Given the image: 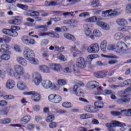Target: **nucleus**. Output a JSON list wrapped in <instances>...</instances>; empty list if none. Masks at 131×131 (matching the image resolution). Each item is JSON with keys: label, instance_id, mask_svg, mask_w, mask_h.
<instances>
[{"label": "nucleus", "instance_id": "7c9ffc66", "mask_svg": "<svg viewBox=\"0 0 131 131\" xmlns=\"http://www.w3.org/2000/svg\"><path fill=\"white\" fill-rule=\"evenodd\" d=\"M29 16L31 17H37L39 16V12L38 11H35L33 10H30L29 11Z\"/></svg>", "mask_w": 131, "mask_h": 131}, {"label": "nucleus", "instance_id": "9b49d317", "mask_svg": "<svg viewBox=\"0 0 131 131\" xmlns=\"http://www.w3.org/2000/svg\"><path fill=\"white\" fill-rule=\"evenodd\" d=\"M21 40L25 45H35V40L30 38L28 36H23Z\"/></svg>", "mask_w": 131, "mask_h": 131}, {"label": "nucleus", "instance_id": "473e14b6", "mask_svg": "<svg viewBox=\"0 0 131 131\" xmlns=\"http://www.w3.org/2000/svg\"><path fill=\"white\" fill-rule=\"evenodd\" d=\"M92 115L90 114H83L80 115L79 118L80 119H89L91 118Z\"/></svg>", "mask_w": 131, "mask_h": 131}, {"label": "nucleus", "instance_id": "ea45409f", "mask_svg": "<svg viewBox=\"0 0 131 131\" xmlns=\"http://www.w3.org/2000/svg\"><path fill=\"white\" fill-rule=\"evenodd\" d=\"M122 37H123V34L120 32L117 33L115 35V39L116 40H119V39H121Z\"/></svg>", "mask_w": 131, "mask_h": 131}, {"label": "nucleus", "instance_id": "a18cd8bd", "mask_svg": "<svg viewBox=\"0 0 131 131\" xmlns=\"http://www.w3.org/2000/svg\"><path fill=\"white\" fill-rule=\"evenodd\" d=\"M111 12H112V9L103 12L102 13V17H108V16H110Z\"/></svg>", "mask_w": 131, "mask_h": 131}, {"label": "nucleus", "instance_id": "a211bd4d", "mask_svg": "<svg viewBox=\"0 0 131 131\" xmlns=\"http://www.w3.org/2000/svg\"><path fill=\"white\" fill-rule=\"evenodd\" d=\"M39 70H40V71H41V72H43V73H50V72H51V70H50V68L45 65H41L39 66Z\"/></svg>", "mask_w": 131, "mask_h": 131}, {"label": "nucleus", "instance_id": "bb28decb", "mask_svg": "<svg viewBox=\"0 0 131 131\" xmlns=\"http://www.w3.org/2000/svg\"><path fill=\"white\" fill-rule=\"evenodd\" d=\"M31 120V117L30 116H26L21 119L20 122L23 124H26V123H28L29 121Z\"/></svg>", "mask_w": 131, "mask_h": 131}, {"label": "nucleus", "instance_id": "0eeeda50", "mask_svg": "<svg viewBox=\"0 0 131 131\" xmlns=\"http://www.w3.org/2000/svg\"><path fill=\"white\" fill-rule=\"evenodd\" d=\"M24 57L29 61L31 58L34 57V53L29 48L26 47L24 51Z\"/></svg>", "mask_w": 131, "mask_h": 131}, {"label": "nucleus", "instance_id": "a878e982", "mask_svg": "<svg viewBox=\"0 0 131 131\" xmlns=\"http://www.w3.org/2000/svg\"><path fill=\"white\" fill-rule=\"evenodd\" d=\"M100 47L102 51L104 53H106V52H107V51L106 50V48H107V41H102L100 43Z\"/></svg>", "mask_w": 131, "mask_h": 131}, {"label": "nucleus", "instance_id": "412c9836", "mask_svg": "<svg viewBox=\"0 0 131 131\" xmlns=\"http://www.w3.org/2000/svg\"><path fill=\"white\" fill-rule=\"evenodd\" d=\"M8 53H3L2 55V60L4 61H9L11 59V52L9 51H7Z\"/></svg>", "mask_w": 131, "mask_h": 131}, {"label": "nucleus", "instance_id": "a19ab883", "mask_svg": "<svg viewBox=\"0 0 131 131\" xmlns=\"http://www.w3.org/2000/svg\"><path fill=\"white\" fill-rule=\"evenodd\" d=\"M7 72L9 75L10 76H14L16 75V73H15V72L14 71V70L12 68H9L7 70Z\"/></svg>", "mask_w": 131, "mask_h": 131}, {"label": "nucleus", "instance_id": "864d4df0", "mask_svg": "<svg viewBox=\"0 0 131 131\" xmlns=\"http://www.w3.org/2000/svg\"><path fill=\"white\" fill-rule=\"evenodd\" d=\"M120 14V12H117L116 10H114L112 11H111L110 16L111 17H114L115 16H118Z\"/></svg>", "mask_w": 131, "mask_h": 131}, {"label": "nucleus", "instance_id": "f704fd0d", "mask_svg": "<svg viewBox=\"0 0 131 131\" xmlns=\"http://www.w3.org/2000/svg\"><path fill=\"white\" fill-rule=\"evenodd\" d=\"M1 124H8V123H11V119L10 118H5L0 120Z\"/></svg>", "mask_w": 131, "mask_h": 131}, {"label": "nucleus", "instance_id": "ddd939ff", "mask_svg": "<svg viewBox=\"0 0 131 131\" xmlns=\"http://www.w3.org/2000/svg\"><path fill=\"white\" fill-rule=\"evenodd\" d=\"M41 84L44 89H51L53 85V83L50 80H43L41 81Z\"/></svg>", "mask_w": 131, "mask_h": 131}, {"label": "nucleus", "instance_id": "1a4fd4ad", "mask_svg": "<svg viewBox=\"0 0 131 131\" xmlns=\"http://www.w3.org/2000/svg\"><path fill=\"white\" fill-rule=\"evenodd\" d=\"M76 66L79 67V68H81L82 69L85 68L86 66L85 59H84L82 57H79L77 60Z\"/></svg>", "mask_w": 131, "mask_h": 131}, {"label": "nucleus", "instance_id": "4be33fe9", "mask_svg": "<svg viewBox=\"0 0 131 131\" xmlns=\"http://www.w3.org/2000/svg\"><path fill=\"white\" fill-rule=\"evenodd\" d=\"M17 61L18 63H19V64H20V65H22V66H27V61L23 57H17Z\"/></svg>", "mask_w": 131, "mask_h": 131}, {"label": "nucleus", "instance_id": "dca6fc26", "mask_svg": "<svg viewBox=\"0 0 131 131\" xmlns=\"http://www.w3.org/2000/svg\"><path fill=\"white\" fill-rule=\"evenodd\" d=\"M95 77L96 78H104L107 76V72H104L103 71H99L94 73Z\"/></svg>", "mask_w": 131, "mask_h": 131}, {"label": "nucleus", "instance_id": "49530a36", "mask_svg": "<svg viewBox=\"0 0 131 131\" xmlns=\"http://www.w3.org/2000/svg\"><path fill=\"white\" fill-rule=\"evenodd\" d=\"M50 34L52 35L51 36V37H54L55 38H59L60 37V35L56 32H50Z\"/></svg>", "mask_w": 131, "mask_h": 131}, {"label": "nucleus", "instance_id": "423d86ee", "mask_svg": "<svg viewBox=\"0 0 131 131\" xmlns=\"http://www.w3.org/2000/svg\"><path fill=\"white\" fill-rule=\"evenodd\" d=\"M48 99L50 102L54 103V104H59V103H61L62 101V97L56 94H51L48 97Z\"/></svg>", "mask_w": 131, "mask_h": 131}, {"label": "nucleus", "instance_id": "4468645a", "mask_svg": "<svg viewBox=\"0 0 131 131\" xmlns=\"http://www.w3.org/2000/svg\"><path fill=\"white\" fill-rule=\"evenodd\" d=\"M50 68L52 70L59 72L62 69V67L59 64L51 63L49 65Z\"/></svg>", "mask_w": 131, "mask_h": 131}, {"label": "nucleus", "instance_id": "f03ea898", "mask_svg": "<svg viewBox=\"0 0 131 131\" xmlns=\"http://www.w3.org/2000/svg\"><path fill=\"white\" fill-rule=\"evenodd\" d=\"M115 50L116 53H126L128 51V47L125 43L120 41L117 43Z\"/></svg>", "mask_w": 131, "mask_h": 131}, {"label": "nucleus", "instance_id": "f3484780", "mask_svg": "<svg viewBox=\"0 0 131 131\" xmlns=\"http://www.w3.org/2000/svg\"><path fill=\"white\" fill-rule=\"evenodd\" d=\"M97 25L99 26V27L102 29H104V30H110V27L108 26V25L104 22L98 21L97 22Z\"/></svg>", "mask_w": 131, "mask_h": 131}, {"label": "nucleus", "instance_id": "37998d69", "mask_svg": "<svg viewBox=\"0 0 131 131\" xmlns=\"http://www.w3.org/2000/svg\"><path fill=\"white\" fill-rule=\"evenodd\" d=\"M58 84L62 86L67 84V81L65 79H59L57 81Z\"/></svg>", "mask_w": 131, "mask_h": 131}, {"label": "nucleus", "instance_id": "2eb2a0df", "mask_svg": "<svg viewBox=\"0 0 131 131\" xmlns=\"http://www.w3.org/2000/svg\"><path fill=\"white\" fill-rule=\"evenodd\" d=\"M6 86L9 90L14 89L15 88V81L12 79H8L6 82Z\"/></svg>", "mask_w": 131, "mask_h": 131}, {"label": "nucleus", "instance_id": "b1692460", "mask_svg": "<svg viewBox=\"0 0 131 131\" xmlns=\"http://www.w3.org/2000/svg\"><path fill=\"white\" fill-rule=\"evenodd\" d=\"M8 23L9 24H12V25H20L22 23V21L21 19L15 18L14 19H11Z\"/></svg>", "mask_w": 131, "mask_h": 131}, {"label": "nucleus", "instance_id": "9d476101", "mask_svg": "<svg viewBox=\"0 0 131 131\" xmlns=\"http://www.w3.org/2000/svg\"><path fill=\"white\" fill-rule=\"evenodd\" d=\"M33 82L35 83L36 85H39V84L41 83V81H42V77H41V75H40L39 73H35L33 75Z\"/></svg>", "mask_w": 131, "mask_h": 131}, {"label": "nucleus", "instance_id": "603ef678", "mask_svg": "<svg viewBox=\"0 0 131 131\" xmlns=\"http://www.w3.org/2000/svg\"><path fill=\"white\" fill-rule=\"evenodd\" d=\"M102 92H103V90L102 89V86L98 87V89H97L96 91H95V95H102Z\"/></svg>", "mask_w": 131, "mask_h": 131}, {"label": "nucleus", "instance_id": "052dcab7", "mask_svg": "<svg viewBox=\"0 0 131 131\" xmlns=\"http://www.w3.org/2000/svg\"><path fill=\"white\" fill-rule=\"evenodd\" d=\"M75 95H76V96H78V97H83V92H82V90L80 89H79L75 94Z\"/></svg>", "mask_w": 131, "mask_h": 131}, {"label": "nucleus", "instance_id": "e433bc0d", "mask_svg": "<svg viewBox=\"0 0 131 131\" xmlns=\"http://www.w3.org/2000/svg\"><path fill=\"white\" fill-rule=\"evenodd\" d=\"M93 35L95 37H101L102 36V33L99 30H94L93 31Z\"/></svg>", "mask_w": 131, "mask_h": 131}, {"label": "nucleus", "instance_id": "6e6552de", "mask_svg": "<svg viewBox=\"0 0 131 131\" xmlns=\"http://www.w3.org/2000/svg\"><path fill=\"white\" fill-rule=\"evenodd\" d=\"M130 95H124L121 97V99L117 100V102L118 104H127V103H128L130 101Z\"/></svg>", "mask_w": 131, "mask_h": 131}, {"label": "nucleus", "instance_id": "e2e57ef3", "mask_svg": "<svg viewBox=\"0 0 131 131\" xmlns=\"http://www.w3.org/2000/svg\"><path fill=\"white\" fill-rule=\"evenodd\" d=\"M80 89V88H79V86H78L77 85H75L73 87L72 91L75 94H76V92H78V91Z\"/></svg>", "mask_w": 131, "mask_h": 131}, {"label": "nucleus", "instance_id": "bf43d9fd", "mask_svg": "<svg viewBox=\"0 0 131 131\" xmlns=\"http://www.w3.org/2000/svg\"><path fill=\"white\" fill-rule=\"evenodd\" d=\"M4 99L5 100H13V99H15V96L13 95H5L4 96Z\"/></svg>", "mask_w": 131, "mask_h": 131}, {"label": "nucleus", "instance_id": "79ce46f5", "mask_svg": "<svg viewBox=\"0 0 131 131\" xmlns=\"http://www.w3.org/2000/svg\"><path fill=\"white\" fill-rule=\"evenodd\" d=\"M0 113L3 115H7L9 113V110L7 108H0Z\"/></svg>", "mask_w": 131, "mask_h": 131}, {"label": "nucleus", "instance_id": "6e6d98bb", "mask_svg": "<svg viewBox=\"0 0 131 131\" xmlns=\"http://www.w3.org/2000/svg\"><path fill=\"white\" fill-rule=\"evenodd\" d=\"M9 36H12L13 37H16V36H18V32L16 31H12L10 30V34H9Z\"/></svg>", "mask_w": 131, "mask_h": 131}, {"label": "nucleus", "instance_id": "5701e85b", "mask_svg": "<svg viewBox=\"0 0 131 131\" xmlns=\"http://www.w3.org/2000/svg\"><path fill=\"white\" fill-rule=\"evenodd\" d=\"M84 109L86 112L89 113H95L96 111V108L93 106H84Z\"/></svg>", "mask_w": 131, "mask_h": 131}, {"label": "nucleus", "instance_id": "de8ad7c7", "mask_svg": "<svg viewBox=\"0 0 131 131\" xmlns=\"http://www.w3.org/2000/svg\"><path fill=\"white\" fill-rule=\"evenodd\" d=\"M29 62L31 63V64H33L34 65H37L39 62L37 59H35L34 57L32 58L31 59H30Z\"/></svg>", "mask_w": 131, "mask_h": 131}, {"label": "nucleus", "instance_id": "7ed1b4c3", "mask_svg": "<svg viewBox=\"0 0 131 131\" xmlns=\"http://www.w3.org/2000/svg\"><path fill=\"white\" fill-rule=\"evenodd\" d=\"M14 70L15 71V77L17 80L21 79V76L24 75V68L20 65L15 64L13 67Z\"/></svg>", "mask_w": 131, "mask_h": 131}, {"label": "nucleus", "instance_id": "72a5a7b5", "mask_svg": "<svg viewBox=\"0 0 131 131\" xmlns=\"http://www.w3.org/2000/svg\"><path fill=\"white\" fill-rule=\"evenodd\" d=\"M121 113L126 116H131V108L121 111Z\"/></svg>", "mask_w": 131, "mask_h": 131}, {"label": "nucleus", "instance_id": "c9c22d12", "mask_svg": "<svg viewBox=\"0 0 131 131\" xmlns=\"http://www.w3.org/2000/svg\"><path fill=\"white\" fill-rule=\"evenodd\" d=\"M1 49L2 51H4V52H8L9 50H11V46L6 44H3L1 45Z\"/></svg>", "mask_w": 131, "mask_h": 131}, {"label": "nucleus", "instance_id": "4c0bfd02", "mask_svg": "<svg viewBox=\"0 0 131 131\" xmlns=\"http://www.w3.org/2000/svg\"><path fill=\"white\" fill-rule=\"evenodd\" d=\"M77 21L75 20L66 19L63 20V24H77Z\"/></svg>", "mask_w": 131, "mask_h": 131}, {"label": "nucleus", "instance_id": "cd10ccee", "mask_svg": "<svg viewBox=\"0 0 131 131\" xmlns=\"http://www.w3.org/2000/svg\"><path fill=\"white\" fill-rule=\"evenodd\" d=\"M57 5H58V4L57 1H52L51 2H49L48 1H46L45 3V6H46V7H53L55 6H57Z\"/></svg>", "mask_w": 131, "mask_h": 131}, {"label": "nucleus", "instance_id": "338daca9", "mask_svg": "<svg viewBox=\"0 0 131 131\" xmlns=\"http://www.w3.org/2000/svg\"><path fill=\"white\" fill-rule=\"evenodd\" d=\"M52 13V14L57 15V16H62L63 15V12L61 11H53Z\"/></svg>", "mask_w": 131, "mask_h": 131}, {"label": "nucleus", "instance_id": "13d9d810", "mask_svg": "<svg viewBox=\"0 0 131 131\" xmlns=\"http://www.w3.org/2000/svg\"><path fill=\"white\" fill-rule=\"evenodd\" d=\"M58 126V123H56V122H52L49 124V127L50 128H56Z\"/></svg>", "mask_w": 131, "mask_h": 131}, {"label": "nucleus", "instance_id": "2f4dec72", "mask_svg": "<svg viewBox=\"0 0 131 131\" xmlns=\"http://www.w3.org/2000/svg\"><path fill=\"white\" fill-rule=\"evenodd\" d=\"M36 29H41V31L45 32L48 31V26L46 25L37 26L35 27Z\"/></svg>", "mask_w": 131, "mask_h": 131}, {"label": "nucleus", "instance_id": "4d7b16f0", "mask_svg": "<svg viewBox=\"0 0 131 131\" xmlns=\"http://www.w3.org/2000/svg\"><path fill=\"white\" fill-rule=\"evenodd\" d=\"M62 106L64 108H71L72 107V105L70 102H64L62 103Z\"/></svg>", "mask_w": 131, "mask_h": 131}, {"label": "nucleus", "instance_id": "09e8293b", "mask_svg": "<svg viewBox=\"0 0 131 131\" xmlns=\"http://www.w3.org/2000/svg\"><path fill=\"white\" fill-rule=\"evenodd\" d=\"M86 22H97V16H94L86 19Z\"/></svg>", "mask_w": 131, "mask_h": 131}, {"label": "nucleus", "instance_id": "69168bd1", "mask_svg": "<svg viewBox=\"0 0 131 131\" xmlns=\"http://www.w3.org/2000/svg\"><path fill=\"white\" fill-rule=\"evenodd\" d=\"M49 42H50V41L48 39H43L41 41V46H47V45H48V43H49Z\"/></svg>", "mask_w": 131, "mask_h": 131}, {"label": "nucleus", "instance_id": "39448f33", "mask_svg": "<svg viewBox=\"0 0 131 131\" xmlns=\"http://www.w3.org/2000/svg\"><path fill=\"white\" fill-rule=\"evenodd\" d=\"M24 95H31V99L33 102H39L41 99V95L40 94L35 92L31 91L24 93Z\"/></svg>", "mask_w": 131, "mask_h": 131}, {"label": "nucleus", "instance_id": "774afa93", "mask_svg": "<svg viewBox=\"0 0 131 131\" xmlns=\"http://www.w3.org/2000/svg\"><path fill=\"white\" fill-rule=\"evenodd\" d=\"M126 10L127 14H131V5L128 4L126 6Z\"/></svg>", "mask_w": 131, "mask_h": 131}, {"label": "nucleus", "instance_id": "58836bf2", "mask_svg": "<svg viewBox=\"0 0 131 131\" xmlns=\"http://www.w3.org/2000/svg\"><path fill=\"white\" fill-rule=\"evenodd\" d=\"M94 105L96 108H103L104 107V103L101 101H96L94 103Z\"/></svg>", "mask_w": 131, "mask_h": 131}, {"label": "nucleus", "instance_id": "c756f323", "mask_svg": "<svg viewBox=\"0 0 131 131\" xmlns=\"http://www.w3.org/2000/svg\"><path fill=\"white\" fill-rule=\"evenodd\" d=\"M63 36H64L65 38H66L67 39H69L70 40H72L73 41H74V40H75V37L71 34L65 33L63 34Z\"/></svg>", "mask_w": 131, "mask_h": 131}, {"label": "nucleus", "instance_id": "0e129e2a", "mask_svg": "<svg viewBox=\"0 0 131 131\" xmlns=\"http://www.w3.org/2000/svg\"><path fill=\"white\" fill-rule=\"evenodd\" d=\"M17 7L18 8H20V9H23V10H26V9H28V6H27V5H24L20 4H17Z\"/></svg>", "mask_w": 131, "mask_h": 131}, {"label": "nucleus", "instance_id": "f257e3e1", "mask_svg": "<svg viewBox=\"0 0 131 131\" xmlns=\"http://www.w3.org/2000/svg\"><path fill=\"white\" fill-rule=\"evenodd\" d=\"M105 126L109 131H115V127L117 126H125V124L120 123L117 121H112L110 123H106Z\"/></svg>", "mask_w": 131, "mask_h": 131}, {"label": "nucleus", "instance_id": "3c124183", "mask_svg": "<svg viewBox=\"0 0 131 131\" xmlns=\"http://www.w3.org/2000/svg\"><path fill=\"white\" fill-rule=\"evenodd\" d=\"M63 16H64V17H67V16H68L69 17H73L74 15V12H64L62 13Z\"/></svg>", "mask_w": 131, "mask_h": 131}, {"label": "nucleus", "instance_id": "aec40b11", "mask_svg": "<svg viewBox=\"0 0 131 131\" xmlns=\"http://www.w3.org/2000/svg\"><path fill=\"white\" fill-rule=\"evenodd\" d=\"M17 89L20 91H24L26 89V84L25 83L22 81H18L17 82Z\"/></svg>", "mask_w": 131, "mask_h": 131}, {"label": "nucleus", "instance_id": "c03bdc74", "mask_svg": "<svg viewBox=\"0 0 131 131\" xmlns=\"http://www.w3.org/2000/svg\"><path fill=\"white\" fill-rule=\"evenodd\" d=\"M57 58L58 59L60 60V61H63V62H65V61H67V59L65 58V56L61 53H59L57 54Z\"/></svg>", "mask_w": 131, "mask_h": 131}, {"label": "nucleus", "instance_id": "f8f14e48", "mask_svg": "<svg viewBox=\"0 0 131 131\" xmlns=\"http://www.w3.org/2000/svg\"><path fill=\"white\" fill-rule=\"evenodd\" d=\"M99 85H100V83L96 81H90L87 83V88H88L90 90H94L96 89V88H98Z\"/></svg>", "mask_w": 131, "mask_h": 131}, {"label": "nucleus", "instance_id": "8fccbe9b", "mask_svg": "<svg viewBox=\"0 0 131 131\" xmlns=\"http://www.w3.org/2000/svg\"><path fill=\"white\" fill-rule=\"evenodd\" d=\"M55 119V116L54 115H49L46 118V121L47 122H51L53 121Z\"/></svg>", "mask_w": 131, "mask_h": 131}, {"label": "nucleus", "instance_id": "680f3d73", "mask_svg": "<svg viewBox=\"0 0 131 131\" xmlns=\"http://www.w3.org/2000/svg\"><path fill=\"white\" fill-rule=\"evenodd\" d=\"M93 8H98L100 5H99V2L97 1H93L92 3Z\"/></svg>", "mask_w": 131, "mask_h": 131}, {"label": "nucleus", "instance_id": "c85d7f7f", "mask_svg": "<svg viewBox=\"0 0 131 131\" xmlns=\"http://www.w3.org/2000/svg\"><path fill=\"white\" fill-rule=\"evenodd\" d=\"M84 33L86 37H89V38H91V39H95V37L93 35V33H92V30H89L85 31Z\"/></svg>", "mask_w": 131, "mask_h": 131}, {"label": "nucleus", "instance_id": "6ab92c4d", "mask_svg": "<svg viewBox=\"0 0 131 131\" xmlns=\"http://www.w3.org/2000/svg\"><path fill=\"white\" fill-rule=\"evenodd\" d=\"M116 23L119 26H125V25H127V21L126 20L123 18H119L116 20Z\"/></svg>", "mask_w": 131, "mask_h": 131}, {"label": "nucleus", "instance_id": "5fc2aeb1", "mask_svg": "<svg viewBox=\"0 0 131 131\" xmlns=\"http://www.w3.org/2000/svg\"><path fill=\"white\" fill-rule=\"evenodd\" d=\"M2 32H3V33H4V34H6V35L10 36V32H11V29H3L2 30Z\"/></svg>", "mask_w": 131, "mask_h": 131}, {"label": "nucleus", "instance_id": "393cba45", "mask_svg": "<svg viewBox=\"0 0 131 131\" xmlns=\"http://www.w3.org/2000/svg\"><path fill=\"white\" fill-rule=\"evenodd\" d=\"M96 56H97L96 54H91L86 57V61L89 63V66L92 65V61L96 58Z\"/></svg>", "mask_w": 131, "mask_h": 131}, {"label": "nucleus", "instance_id": "20e7f679", "mask_svg": "<svg viewBox=\"0 0 131 131\" xmlns=\"http://www.w3.org/2000/svg\"><path fill=\"white\" fill-rule=\"evenodd\" d=\"M100 51V46L98 43H94L90 45L86 49L89 54H98Z\"/></svg>", "mask_w": 131, "mask_h": 131}]
</instances>
